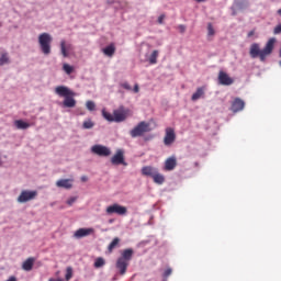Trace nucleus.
<instances>
[{
  "mask_svg": "<svg viewBox=\"0 0 281 281\" xmlns=\"http://www.w3.org/2000/svg\"><path fill=\"white\" fill-rule=\"evenodd\" d=\"M276 42H277L276 37H271L262 49L260 48V44H257V43L251 44L249 49L250 57L252 59H257L259 57L260 61H266L267 57L272 55L274 50Z\"/></svg>",
  "mask_w": 281,
  "mask_h": 281,
  "instance_id": "1",
  "label": "nucleus"
},
{
  "mask_svg": "<svg viewBox=\"0 0 281 281\" xmlns=\"http://www.w3.org/2000/svg\"><path fill=\"white\" fill-rule=\"evenodd\" d=\"M56 94L58 97H64L63 105L64 108H75L77 105V101L75 99L76 92L70 90L67 86H57L55 88Z\"/></svg>",
  "mask_w": 281,
  "mask_h": 281,
  "instance_id": "2",
  "label": "nucleus"
},
{
  "mask_svg": "<svg viewBox=\"0 0 281 281\" xmlns=\"http://www.w3.org/2000/svg\"><path fill=\"white\" fill-rule=\"evenodd\" d=\"M133 255V248H125L122 250L121 257H119L116 261V268L120 270L121 274H125Z\"/></svg>",
  "mask_w": 281,
  "mask_h": 281,
  "instance_id": "3",
  "label": "nucleus"
},
{
  "mask_svg": "<svg viewBox=\"0 0 281 281\" xmlns=\"http://www.w3.org/2000/svg\"><path fill=\"white\" fill-rule=\"evenodd\" d=\"M52 42L53 37L49 35V33H41V35H38L40 48L44 55H50Z\"/></svg>",
  "mask_w": 281,
  "mask_h": 281,
  "instance_id": "4",
  "label": "nucleus"
},
{
  "mask_svg": "<svg viewBox=\"0 0 281 281\" xmlns=\"http://www.w3.org/2000/svg\"><path fill=\"white\" fill-rule=\"evenodd\" d=\"M150 123H147L146 121H140L138 125L131 130L130 135L132 136V138H136L137 136H144V134H146V132H150Z\"/></svg>",
  "mask_w": 281,
  "mask_h": 281,
  "instance_id": "5",
  "label": "nucleus"
},
{
  "mask_svg": "<svg viewBox=\"0 0 281 281\" xmlns=\"http://www.w3.org/2000/svg\"><path fill=\"white\" fill-rule=\"evenodd\" d=\"M249 2L247 0H235L232 7V15H237L238 11L248 9Z\"/></svg>",
  "mask_w": 281,
  "mask_h": 281,
  "instance_id": "6",
  "label": "nucleus"
},
{
  "mask_svg": "<svg viewBox=\"0 0 281 281\" xmlns=\"http://www.w3.org/2000/svg\"><path fill=\"white\" fill-rule=\"evenodd\" d=\"M128 110H125L124 106L119 108L117 110H114L113 112V116H114V121L116 123H122L123 121H126L127 116H128Z\"/></svg>",
  "mask_w": 281,
  "mask_h": 281,
  "instance_id": "7",
  "label": "nucleus"
},
{
  "mask_svg": "<svg viewBox=\"0 0 281 281\" xmlns=\"http://www.w3.org/2000/svg\"><path fill=\"white\" fill-rule=\"evenodd\" d=\"M112 165H124L125 167L127 166L125 156H124V150L123 149H117L116 154L112 156L111 158Z\"/></svg>",
  "mask_w": 281,
  "mask_h": 281,
  "instance_id": "8",
  "label": "nucleus"
},
{
  "mask_svg": "<svg viewBox=\"0 0 281 281\" xmlns=\"http://www.w3.org/2000/svg\"><path fill=\"white\" fill-rule=\"evenodd\" d=\"M106 213L112 214V213H117V215H126L127 209L126 206H123L122 204H111L110 206L106 207Z\"/></svg>",
  "mask_w": 281,
  "mask_h": 281,
  "instance_id": "9",
  "label": "nucleus"
},
{
  "mask_svg": "<svg viewBox=\"0 0 281 281\" xmlns=\"http://www.w3.org/2000/svg\"><path fill=\"white\" fill-rule=\"evenodd\" d=\"M91 151L98 156H111V149L105 145H93Z\"/></svg>",
  "mask_w": 281,
  "mask_h": 281,
  "instance_id": "10",
  "label": "nucleus"
},
{
  "mask_svg": "<svg viewBox=\"0 0 281 281\" xmlns=\"http://www.w3.org/2000/svg\"><path fill=\"white\" fill-rule=\"evenodd\" d=\"M176 138H177V134H176L173 127H166L164 144L172 145L176 142Z\"/></svg>",
  "mask_w": 281,
  "mask_h": 281,
  "instance_id": "11",
  "label": "nucleus"
},
{
  "mask_svg": "<svg viewBox=\"0 0 281 281\" xmlns=\"http://www.w3.org/2000/svg\"><path fill=\"white\" fill-rule=\"evenodd\" d=\"M36 195L37 191H21L20 195L18 196V202H29L30 200H34Z\"/></svg>",
  "mask_w": 281,
  "mask_h": 281,
  "instance_id": "12",
  "label": "nucleus"
},
{
  "mask_svg": "<svg viewBox=\"0 0 281 281\" xmlns=\"http://www.w3.org/2000/svg\"><path fill=\"white\" fill-rule=\"evenodd\" d=\"M218 83L221 86H232L234 83V79L227 75L224 70H220L218 72Z\"/></svg>",
  "mask_w": 281,
  "mask_h": 281,
  "instance_id": "13",
  "label": "nucleus"
},
{
  "mask_svg": "<svg viewBox=\"0 0 281 281\" xmlns=\"http://www.w3.org/2000/svg\"><path fill=\"white\" fill-rule=\"evenodd\" d=\"M94 233V228L89 227V228H78L74 233V237L77 239H80L81 237H87L88 235H92Z\"/></svg>",
  "mask_w": 281,
  "mask_h": 281,
  "instance_id": "14",
  "label": "nucleus"
},
{
  "mask_svg": "<svg viewBox=\"0 0 281 281\" xmlns=\"http://www.w3.org/2000/svg\"><path fill=\"white\" fill-rule=\"evenodd\" d=\"M56 186L64 189H71L74 186V180L72 178H61L60 180H57Z\"/></svg>",
  "mask_w": 281,
  "mask_h": 281,
  "instance_id": "15",
  "label": "nucleus"
},
{
  "mask_svg": "<svg viewBox=\"0 0 281 281\" xmlns=\"http://www.w3.org/2000/svg\"><path fill=\"white\" fill-rule=\"evenodd\" d=\"M177 165L178 162L176 156H170L165 160V169L167 171H172L173 169H176Z\"/></svg>",
  "mask_w": 281,
  "mask_h": 281,
  "instance_id": "16",
  "label": "nucleus"
},
{
  "mask_svg": "<svg viewBox=\"0 0 281 281\" xmlns=\"http://www.w3.org/2000/svg\"><path fill=\"white\" fill-rule=\"evenodd\" d=\"M244 109H245V101H243V99L237 98L233 101L232 108H231L233 112H240Z\"/></svg>",
  "mask_w": 281,
  "mask_h": 281,
  "instance_id": "17",
  "label": "nucleus"
},
{
  "mask_svg": "<svg viewBox=\"0 0 281 281\" xmlns=\"http://www.w3.org/2000/svg\"><path fill=\"white\" fill-rule=\"evenodd\" d=\"M165 180H166L165 176L159 172L157 167H155V169H154V182H156L157 184H164Z\"/></svg>",
  "mask_w": 281,
  "mask_h": 281,
  "instance_id": "18",
  "label": "nucleus"
},
{
  "mask_svg": "<svg viewBox=\"0 0 281 281\" xmlns=\"http://www.w3.org/2000/svg\"><path fill=\"white\" fill-rule=\"evenodd\" d=\"M34 261H35L34 257H27V259H25V261H23L22 263L23 270H32L34 266Z\"/></svg>",
  "mask_w": 281,
  "mask_h": 281,
  "instance_id": "19",
  "label": "nucleus"
},
{
  "mask_svg": "<svg viewBox=\"0 0 281 281\" xmlns=\"http://www.w3.org/2000/svg\"><path fill=\"white\" fill-rule=\"evenodd\" d=\"M142 173L143 176H150L151 178H154V181H155V167L145 166L142 169Z\"/></svg>",
  "mask_w": 281,
  "mask_h": 281,
  "instance_id": "20",
  "label": "nucleus"
},
{
  "mask_svg": "<svg viewBox=\"0 0 281 281\" xmlns=\"http://www.w3.org/2000/svg\"><path fill=\"white\" fill-rule=\"evenodd\" d=\"M205 94V88H198L196 91L192 94L191 100L198 101Z\"/></svg>",
  "mask_w": 281,
  "mask_h": 281,
  "instance_id": "21",
  "label": "nucleus"
},
{
  "mask_svg": "<svg viewBox=\"0 0 281 281\" xmlns=\"http://www.w3.org/2000/svg\"><path fill=\"white\" fill-rule=\"evenodd\" d=\"M115 44H110L109 46H106L105 48H103V53L104 55H106L108 57H113V55H115Z\"/></svg>",
  "mask_w": 281,
  "mask_h": 281,
  "instance_id": "22",
  "label": "nucleus"
},
{
  "mask_svg": "<svg viewBox=\"0 0 281 281\" xmlns=\"http://www.w3.org/2000/svg\"><path fill=\"white\" fill-rule=\"evenodd\" d=\"M120 237H114L108 246L109 252H113L114 248H117L120 246Z\"/></svg>",
  "mask_w": 281,
  "mask_h": 281,
  "instance_id": "23",
  "label": "nucleus"
},
{
  "mask_svg": "<svg viewBox=\"0 0 281 281\" xmlns=\"http://www.w3.org/2000/svg\"><path fill=\"white\" fill-rule=\"evenodd\" d=\"M10 55L9 53H1L0 55V66H5V64H10Z\"/></svg>",
  "mask_w": 281,
  "mask_h": 281,
  "instance_id": "24",
  "label": "nucleus"
},
{
  "mask_svg": "<svg viewBox=\"0 0 281 281\" xmlns=\"http://www.w3.org/2000/svg\"><path fill=\"white\" fill-rule=\"evenodd\" d=\"M14 124L18 127V130H27L29 127H31V124L26 123L23 120H18L14 122Z\"/></svg>",
  "mask_w": 281,
  "mask_h": 281,
  "instance_id": "25",
  "label": "nucleus"
},
{
  "mask_svg": "<svg viewBox=\"0 0 281 281\" xmlns=\"http://www.w3.org/2000/svg\"><path fill=\"white\" fill-rule=\"evenodd\" d=\"M159 57V50H154L149 56V64H157Z\"/></svg>",
  "mask_w": 281,
  "mask_h": 281,
  "instance_id": "26",
  "label": "nucleus"
},
{
  "mask_svg": "<svg viewBox=\"0 0 281 281\" xmlns=\"http://www.w3.org/2000/svg\"><path fill=\"white\" fill-rule=\"evenodd\" d=\"M60 50H61L63 57H68V56H69V53H68V50H67V46H66L65 40H63V41L60 42Z\"/></svg>",
  "mask_w": 281,
  "mask_h": 281,
  "instance_id": "27",
  "label": "nucleus"
},
{
  "mask_svg": "<svg viewBox=\"0 0 281 281\" xmlns=\"http://www.w3.org/2000/svg\"><path fill=\"white\" fill-rule=\"evenodd\" d=\"M104 263L105 259L103 257H97V259L94 260L95 268H101L102 266H104Z\"/></svg>",
  "mask_w": 281,
  "mask_h": 281,
  "instance_id": "28",
  "label": "nucleus"
},
{
  "mask_svg": "<svg viewBox=\"0 0 281 281\" xmlns=\"http://www.w3.org/2000/svg\"><path fill=\"white\" fill-rule=\"evenodd\" d=\"M82 127L85 130H91L92 127H94V123L93 121H91V119H88V121H83Z\"/></svg>",
  "mask_w": 281,
  "mask_h": 281,
  "instance_id": "29",
  "label": "nucleus"
},
{
  "mask_svg": "<svg viewBox=\"0 0 281 281\" xmlns=\"http://www.w3.org/2000/svg\"><path fill=\"white\" fill-rule=\"evenodd\" d=\"M63 70L66 72V75H71V72H74V66H70L69 64H64Z\"/></svg>",
  "mask_w": 281,
  "mask_h": 281,
  "instance_id": "30",
  "label": "nucleus"
},
{
  "mask_svg": "<svg viewBox=\"0 0 281 281\" xmlns=\"http://www.w3.org/2000/svg\"><path fill=\"white\" fill-rule=\"evenodd\" d=\"M102 114H103V117L106 119V121H110V122L114 121V114L106 112V110H102Z\"/></svg>",
  "mask_w": 281,
  "mask_h": 281,
  "instance_id": "31",
  "label": "nucleus"
},
{
  "mask_svg": "<svg viewBox=\"0 0 281 281\" xmlns=\"http://www.w3.org/2000/svg\"><path fill=\"white\" fill-rule=\"evenodd\" d=\"M86 105H87V109L90 110V111L95 110L94 101H87Z\"/></svg>",
  "mask_w": 281,
  "mask_h": 281,
  "instance_id": "32",
  "label": "nucleus"
},
{
  "mask_svg": "<svg viewBox=\"0 0 281 281\" xmlns=\"http://www.w3.org/2000/svg\"><path fill=\"white\" fill-rule=\"evenodd\" d=\"M207 34H209L210 36L215 35V31H214L213 24H207Z\"/></svg>",
  "mask_w": 281,
  "mask_h": 281,
  "instance_id": "33",
  "label": "nucleus"
},
{
  "mask_svg": "<svg viewBox=\"0 0 281 281\" xmlns=\"http://www.w3.org/2000/svg\"><path fill=\"white\" fill-rule=\"evenodd\" d=\"M72 277V268L68 267L66 272V279L69 280Z\"/></svg>",
  "mask_w": 281,
  "mask_h": 281,
  "instance_id": "34",
  "label": "nucleus"
},
{
  "mask_svg": "<svg viewBox=\"0 0 281 281\" xmlns=\"http://www.w3.org/2000/svg\"><path fill=\"white\" fill-rule=\"evenodd\" d=\"M122 88H124L125 90H132V86H130V83L127 81L121 83Z\"/></svg>",
  "mask_w": 281,
  "mask_h": 281,
  "instance_id": "35",
  "label": "nucleus"
},
{
  "mask_svg": "<svg viewBox=\"0 0 281 281\" xmlns=\"http://www.w3.org/2000/svg\"><path fill=\"white\" fill-rule=\"evenodd\" d=\"M172 273V268H167L164 272V277H169Z\"/></svg>",
  "mask_w": 281,
  "mask_h": 281,
  "instance_id": "36",
  "label": "nucleus"
},
{
  "mask_svg": "<svg viewBox=\"0 0 281 281\" xmlns=\"http://www.w3.org/2000/svg\"><path fill=\"white\" fill-rule=\"evenodd\" d=\"M77 198L72 196V198H69L67 200V204H69V206H71L74 204V202H76Z\"/></svg>",
  "mask_w": 281,
  "mask_h": 281,
  "instance_id": "37",
  "label": "nucleus"
},
{
  "mask_svg": "<svg viewBox=\"0 0 281 281\" xmlns=\"http://www.w3.org/2000/svg\"><path fill=\"white\" fill-rule=\"evenodd\" d=\"M165 18H166L165 14L159 15V18H158V24H164Z\"/></svg>",
  "mask_w": 281,
  "mask_h": 281,
  "instance_id": "38",
  "label": "nucleus"
},
{
  "mask_svg": "<svg viewBox=\"0 0 281 281\" xmlns=\"http://www.w3.org/2000/svg\"><path fill=\"white\" fill-rule=\"evenodd\" d=\"M281 33V24L274 27V35H279Z\"/></svg>",
  "mask_w": 281,
  "mask_h": 281,
  "instance_id": "39",
  "label": "nucleus"
},
{
  "mask_svg": "<svg viewBox=\"0 0 281 281\" xmlns=\"http://www.w3.org/2000/svg\"><path fill=\"white\" fill-rule=\"evenodd\" d=\"M178 29H179L180 33H186V31H187V26H184V24H180L178 26Z\"/></svg>",
  "mask_w": 281,
  "mask_h": 281,
  "instance_id": "40",
  "label": "nucleus"
},
{
  "mask_svg": "<svg viewBox=\"0 0 281 281\" xmlns=\"http://www.w3.org/2000/svg\"><path fill=\"white\" fill-rule=\"evenodd\" d=\"M5 281H18V278L14 274H12Z\"/></svg>",
  "mask_w": 281,
  "mask_h": 281,
  "instance_id": "41",
  "label": "nucleus"
},
{
  "mask_svg": "<svg viewBox=\"0 0 281 281\" xmlns=\"http://www.w3.org/2000/svg\"><path fill=\"white\" fill-rule=\"evenodd\" d=\"M255 33H256V31H255V30L249 31V33H248V37H254Z\"/></svg>",
  "mask_w": 281,
  "mask_h": 281,
  "instance_id": "42",
  "label": "nucleus"
},
{
  "mask_svg": "<svg viewBox=\"0 0 281 281\" xmlns=\"http://www.w3.org/2000/svg\"><path fill=\"white\" fill-rule=\"evenodd\" d=\"M134 92H139V86H138V83H135V86H134Z\"/></svg>",
  "mask_w": 281,
  "mask_h": 281,
  "instance_id": "43",
  "label": "nucleus"
},
{
  "mask_svg": "<svg viewBox=\"0 0 281 281\" xmlns=\"http://www.w3.org/2000/svg\"><path fill=\"white\" fill-rule=\"evenodd\" d=\"M81 180H82V182H87L88 176H82V177H81Z\"/></svg>",
  "mask_w": 281,
  "mask_h": 281,
  "instance_id": "44",
  "label": "nucleus"
},
{
  "mask_svg": "<svg viewBox=\"0 0 281 281\" xmlns=\"http://www.w3.org/2000/svg\"><path fill=\"white\" fill-rule=\"evenodd\" d=\"M49 281H64L63 279H49Z\"/></svg>",
  "mask_w": 281,
  "mask_h": 281,
  "instance_id": "45",
  "label": "nucleus"
},
{
  "mask_svg": "<svg viewBox=\"0 0 281 281\" xmlns=\"http://www.w3.org/2000/svg\"><path fill=\"white\" fill-rule=\"evenodd\" d=\"M195 2H205V0H195Z\"/></svg>",
  "mask_w": 281,
  "mask_h": 281,
  "instance_id": "46",
  "label": "nucleus"
},
{
  "mask_svg": "<svg viewBox=\"0 0 281 281\" xmlns=\"http://www.w3.org/2000/svg\"><path fill=\"white\" fill-rule=\"evenodd\" d=\"M278 15H281V9H279V11H278Z\"/></svg>",
  "mask_w": 281,
  "mask_h": 281,
  "instance_id": "47",
  "label": "nucleus"
},
{
  "mask_svg": "<svg viewBox=\"0 0 281 281\" xmlns=\"http://www.w3.org/2000/svg\"><path fill=\"white\" fill-rule=\"evenodd\" d=\"M0 165H2V160H1V157H0Z\"/></svg>",
  "mask_w": 281,
  "mask_h": 281,
  "instance_id": "48",
  "label": "nucleus"
},
{
  "mask_svg": "<svg viewBox=\"0 0 281 281\" xmlns=\"http://www.w3.org/2000/svg\"><path fill=\"white\" fill-rule=\"evenodd\" d=\"M280 57H281V49H280ZM280 65H281V61H280Z\"/></svg>",
  "mask_w": 281,
  "mask_h": 281,
  "instance_id": "49",
  "label": "nucleus"
}]
</instances>
